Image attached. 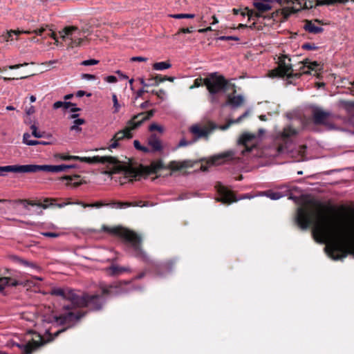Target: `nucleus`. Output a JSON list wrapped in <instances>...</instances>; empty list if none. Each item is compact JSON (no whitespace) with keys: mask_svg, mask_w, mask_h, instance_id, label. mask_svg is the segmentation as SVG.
Wrapping results in <instances>:
<instances>
[{"mask_svg":"<svg viewBox=\"0 0 354 354\" xmlns=\"http://www.w3.org/2000/svg\"><path fill=\"white\" fill-rule=\"evenodd\" d=\"M330 211L334 208L321 201L310 200L297 209L295 222L302 230L313 226L314 239L319 243L328 242L326 249L333 259L354 256V218L344 225L336 217L324 215Z\"/></svg>","mask_w":354,"mask_h":354,"instance_id":"obj_1","label":"nucleus"},{"mask_svg":"<svg viewBox=\"0 0 354 354\" xmlns=\"http://www.w3.org/2000/svg\"><path fill=\"white\" fill-rule=\"evenodd\" d=\"M192 167L190 160H184L183 162L172 160L169 162L167 166H165L161 160H154L151 162L148 166L140 165L138 167H133L132 165H122L118 160L117 165H115V168L111 174H116L123 171L127 177L139 179L143 176H148L150 174H157L162 169H169L173 171H180L182 169Z\"/></svg>","mask_w":354,"mask_h":354,"instance_id":"obj_2","label":"nucleus"},{"mask_svg":"<svg viewBox=\"0 0 354 354\" xmlns=\"http://www.w3.org/2000/svg\"><path fill=\"white\" fill-rule=\"evenodd\" d=\"M122 283L127 284L129 282H116L109 285L101 283V294L77 293L74 309L87 308L91 311L101 310L106 302L107 297L115 296L122 292Z\"/></svg>","mask_w":354,"mask_h":354,"instance_id":"obj_3","label":"nucleus"},{"mask_svg":"<svg viewBox=\"0 0 354 354\" xmlns=\"http://www.w3.org/2000/svg\"><path fill=\"white\" fill-rule=\"evenodd\" d=\"M86 315V313L77 311V313L71 311V310H66V313L60 314L59 316L55 317V320L59 325L69 324L68 327L63 328L58 330L54 333L46 331L48 338L44 340L43 337L39 334H35V337L32 338L27 344L23 346V354H31L40 346L44 345L47 342H50L55 339L59 334L65 332L68 328L71 327L73 323L75 321L80 320Z\"/></svg>","mask_w":354,"mask_h":354,"instance_id":"obj_4","label":"nucleus"},{"mask_svg":"<svg viewBox=\"0 0 354 354\" xmlns=\"http://www.w3.org/2000/svg\"><path fill=\"white\" fill-rule=\"evenodd\" d=\"M155 110L151 109L147 112H142L133 115L127 123V126L120 131L116 132L109 141L108 149L111 150L120 147V142L124 140H129L133 138L132 131L138 128L145 121L153 116Z\"/></svg>","mask_w":354,"mask_h":354,"instance_id":"obj_5","label":"nucleus"},{"mask_svg":"<svg viewBox=\"0 0 354 354\" xmlns=\"http://www.w3.org/2000/svg\"><path fill=\"white\" fill-rule=\"evenodd\" d=\"M103 230L122 238L125 242L131 245L137 257L142 258L145 261H148V257L141 247L142 238L138 234L122 227L103 226Z\"/></svg>","mask_w":354,"mask_h":354,"instance_id":"obj_6","label":"nucleus"},{"mask_svg":"<svg viewBox=\"0 0 354 354\" xmlns=\"http://www.w3.org/2000/svg\"><path fill=\"white\" fill-rule=\"evenodd\" d=\"M75 165H7L5 170H10L13 173L26 174V173H37L39 171L58 173L66 171L68 169L75 167Z\"/></svg>","mask_w":354,"mask_h":354,"instance_id":"obj_7","label":"nucleus"},{"mask_svg":"<svg viewBox=\"0 0 354 354\" xmlns=\"http://www.w3.org/2000/svg\"><path fill=\"white\" fill-rule=\"evenodd\" d=\"M57 200V198H46L44 200V203H41V202H35L33 201H30V200H28V199H18V200L15 201V202L17 203L24 204L25 208H27V205H31V206L40 207H42L43 209H47L50 206H56L59 208H62V207H64V206L69 205V204L80 205H82L84 208L88 207H102L104 205H114V204H113V203L114 201H112L111 203H110L109 204H105L102 202H96L94 203L88 204V203H85L80 201H77L75 203H71V202L68 201V202L63 203L54 204L53 202L56 201Z\"/></svg>","mask_w":354,"mask_h":354,"instance_id":"obj_8","label":"nucleus"},{"mask_svg":"<svg viewBox=\"0 0 354 354\" xmlns=\"http://www.w3.org/2000/svg\"><path fill=\"white\" fill-rule=\"evenodd\" d=\"M278 3L280 6L283 5V0H255L253 2V5L257 11L245 8V10L247 12L242 11L241 15L243 17L247 15L248 20L263 17V13L270 10L273 8V3Z\"/></svg>","mask_w":354,"mask_h":354,"instance_id":"obj_9","label":"nucleus"},{"mask_svg":"<svg viewBox=\"0 0 354 354\" xmlns=\"http://www.w3.org/2000/svg\"><path fill=\"white\" fill-rule=\"evenodd\" d=\"M204 83L212 94H216L221 91H228L230 87L232 88L233 93H236L235 85L228 82L223 76L212 75L205 79Z\"/></svg>","mask_w":354,"mask_h":354,"instance_id":"obj_10","label":"nucleus"},{"mask_svg":"<svg viewBox=\"0 0 354 354\" xmlns=\"http://www.w3.org/2000/svg\"><path fill=\"white\" fill-rule=\"evenodd\" d=\"M62 39L68 42V45L71 48L74 46H81L84 41L82 37H84L77 27L76 26H67L65 27L62 31L59 32Z\"/></svg>","mask_w":354,"mask_h":354,"instance_id":"obj_11","label":"nucleus"},{"mask_svg":"<svg viewBox=\"0 0 354 354\" xmlns=\"http://www.w3.org/2000/svg\"><path fill=\"white\" fill-rule=\"evenodd\" d=\"M71 160H79L82 162H86L88 164H97L101 163L106 165L107 167H110V173L113 171L115 165H117L118 159L113 156H95L93 157H80L77 156H71Z\"/></svg>","mask_w":354,"mask_h":354,"instance_id":"obj_12","label":"nucleus"},{"mask_svg":"<svg viewBox=\"0 0 354 354\" xmlns=\"http://www.w3.org/2000/svg\"><path fill=\"white\" fill-rule=\"evenodd\" d=\"M46 32V35L47 36H50L53 37L54 39L56 40V36L55 33L53 31L51 28L48 27V25L45 26H41L39 28L35 29L33 30H10V31H8L6 34H3L1 35V37H3L6 41H12L13 39L12 35H15L17 36L16 39H18V36L21 33L25 34H31L35 33L37 35L39 36H43L44 33Z\"/></svg>","mask_w":354,"mask_h":354,"instance_id":"obj_13","label":"nucleus"},{"mask_svg":"<svg viewBox=\"0 0 354 354\" xmlns=\"http://www.w3.org/2000/svg\"><path fill=\"white\" fill-rule=\"evenodd\" d=\"M301 74L300 71L295 72L293 68H274L269 71L268 76L272 78H281L292 84L294 80L299 79Z\"/></svg>","mask_w":354,"mask_h":354,"instance_id":"obj_14","label":"nucleus"},{"mask_svg":"<svg viewBox=\"0 0 354 354\" xmlns=\"http://www.w3.org/2000/svg\"><path fill=\"white\" fill-rule=\"evenodd\" d=\"M218 127L212 122H209L207 125L201 126L200 124H194L189 127V132L193 134V142H196L201 138L208 140L209 136L213 130Z\"/></svg>","mask_w":354,"mask_h":354,"instance_id":"obj_15","label":"nucleus"},{"mask_svg":"<svg viewBox=\"0 0 354 354\" xmlns=\"http://www.w3.org/2000/svg\"><path fill=\"white\" fill-rule=\"evenodd\" d=\"M50 295L62 297L63 299L71 302V304L64 305L63 306V309L64 310L74 309V306L77 296V292L75 290H72L69 288H55L51 290Z\"/></svg>","mask_w":354,"mask_h":354,"instance_id":"obj_16","label":"nucleus"},{"mask_svg":"<svg viewBox=\"0 0 354 354\" xmlns=\"http://www.w3.org/2000/svg\"><path fill=\"white\" fill-rule=\"evenodd\" d=\"M176 263L177 259L174 258L167 259L159 263H153L151 264V268L157 275L164 276L171 272L175 268Z\"/></svg>","mask_w":354,"mask_h":354,"instance_id":"obj_17","label":"nucleus"},{"mask_svg":"<svg viewBox=\"0 0 354 354\" xmlns=\"http://www.w3.org/2000/svg\"><path fill=\"white\" fill-rule=\"evenodd\" d=\"M215 188L219 195V198H217L218 201L226 205H230L234 202L238 201L239 199L236 198L234 194L221 183H216Z\"/></svg>","mask_w":354,"mask_h":354,"instance_id":"obj_18","label":"nucleus"},{"mask_svg":"<svg viewBox=\"0 0 354 354\" xmlns=\"http://www.w3.org/2000/svg\"><path fill=\"white\" fill-rule=\"evenodd\" d=\"M235 152L230 150L223 153L214 155L212 156L209 160L207 161L208 165H218L234 158Z\"/></svg>","mask_w":354,"mask_h":354,"instance_id":"obj_19","label":"nucleus"},{"mask_svg":"<svg viewBox=\"0 0 354 354\" xmlns=\"http://www.w3.org/2000/svg\"><path fill=\"white\" fill-rule=\"evenodd\" d=\"M329 116V112L324 111L319 108L316 107L313 110V122L316 124H324Z\"/></svg>","mask_w":354,"mask_h":354,"instance_id":"obj_20","label":"nucleus"},{"mask_svg":"<svg viewBox=\"0 0 354 354\" xmlns=\"http://www.w3.org/2000/svg\"><path fill=\"white\" fill-rule=\"evenodd\" d=\"M291 15V12L290 10V8H284L282 10H277L273 12L270 15L264 16V18H267L268 19H273L274 21H278L277 17H282L280 21H284L288 19V18Z\"/></svg>","mask_w":354,"mask_h":354,"instance_id":"obj_21","label":"nucleus"},{"mask_svg":"<svg viewBox=\"0 0 354 354\" xmlns=\"http://www.w3.org/2000/svg\"><path fill=\"white\" fill-rule=\"evenodd\" d=\"M165 80L173 81L174 77H167V76L162 77V75H156L155 77L149 78L146 82L144 79L140 80V83L142 84L144 87L156 86L160 82H164Z\"/></svg>","mask_w":354,"mask_h":354,"instance_id":"obj_22","label":"nucleus"},{"mask_svg":"<svg viewBox=\"0 0 354 354\" xmlns=\"http://www.w3.org/2000/svg\"><path fill=\"white\" fill-rule=\"evenodd\" d=\"M148 145L151 147V152L160 151L162 149V145L160 140L156 134H151L148 138Z\"/></svg>","mask_w":354,"mask_h":354,"instance_id":"obj_23","label":"nucleus"},{"mask_svg":"<svg viewBox=\"0 0 354 354\" xmlns=\"http://www.w3.org/2000/svg\"><path fill=\"white\" fill-rule=\"evenodd\" d=\"M255 138L256 136L254 134L244 133L240 136L239 139V143L241 145H243L245 147L246 151H251L252 147H250L248 144Z\"/></svg>","mask_w":354,"mask_h":354,"instance_id":"obj_24","label":"nucleus"},{"mask_svg":"<svg viewBox=\"0 0 354 354\" xmlns=\"http://www.w3.org/2000/svg\"><path fill=\"white\" fill-rule=\"evenodd\" d=\"M130 268L129 267L119 266L115 264H112L109 268H106V272L109 275L118 276L124 272H129Z\"/></svg>","mask_w":354,"mask_h":354,"instance_id":"obj_25","label":"nucleus"},{"mask_svg":"<svg viewBox=\"0 0 354 354\" xmlns=\"http://www.w3.org/2000/svg\"><path fill=\"white\" fill-rule=\"evenodd\" d=\"M20 283L11 277H0V292L3 293L6 286H17Z\"/></svg>","mask_w":354,"mask_h":354,"instance_id":"obj_26","label":"nucleus"},{"mask_svg":"<svg viewBox=\"0 0 354 354\" xmlns=\"http://www.w3.org/2000/svg\"><path fill=\"white\" fill-rule=\"evenodd\" d=\"M304 28L306 31L313 34H319L324 30L322 27L316 26L313 21L308 19L304 20Z\"/></svg>","mask_w":354,"mask_h":354,"instance_id":"obj_27","label":"nucleus"},{"mask_svg":"<svg viewBox=\"0 0 354 354\" xmlns=\"http://www.w3.org/2000/svg\"><path fill=\"white\" fill-rule=\"evenodd\" d=\"M79 178H80V176L77 174L66 175L62 177V180H68V183L66 184V186H73V187H77L83 183L82 180L76 181Z\"/></svg>","mask_w":354,"mask_h":354,"instance_id":"obj_28","label":"nucleus"},{"mask_svg":"<svg viewBox=\"0 0 354 354\" xmlns=\"http://www.w3.org/2000/svg\"><path fill=\"white\" fill-rule=\"evenodd\" d=\"M244 102V98L242 95H230L227 96V103L233 107L241 106Z\"/></svg>","mask_w":354,"mask_h":354,"instance_id":"obj_29","label":"nucleus"},{"mask_svg":"<svg viewBox=\"0 0 354 354\" xmlns=\"http://www.w3.org/2000/svg\"><path fill=\"white\" fill-rule=\"evenodd\" d=\"M307 0H284L283 1V4H293V5H298L299 7L298 8H296L295 7H292L290 8V10L292 13H296L301 10V9H304V6L305 5V1Z\"/></svg>","mask_w":354,"mask_h":354,"instance_id":"obj_30","label":"nucleus"},{"mask_svg":"<svg viewBox=\"0 0 354 354\" xmlns=\"http://www.w3.org/2000/svg\"><path fill=\"white\" fill-rule=\"evenodd\" d=\"M148 60V58L147 57H132L131 58H129L128 59V61L125 62H120V61L119 60L118 62H113V63H109V65H114V64H118V65H124V64H136V63H140V62H147Z\"/></svg>","mask_w":354,"mask_h":354,"instance_id":"obj_31","label":"nucleus"},{"mask_svg":"<svg viewBox=\"0 0 354 354\" xmlns=\"http://www.w3.org/2000/svg\"><path fill=\"white\" fill-rule=\"evenodd\" d=\"M113 204H117V207H119V208H124V207H136V206L142 207V206L145 205L142 204V201H138V202H121V201H118V202H113Z\"/></svg>","mask_w":354,"mask_h":354,"instance_id":"obj_32","label":"nucleus"},{"mask_svg":"<svg viewBox=\"0 0 354 354\" xmlns=\"http://www.w3.org/2000/svg\"><path fill=\"white\" fill-rule=\"evenodd\" d=\"M116 73L118 75V77L115 75H109L104 77V80L109 83H115L118 82V80H126L128 78V77L122 73L120 71H116Z\"/></svg>","mask_w":354,"mask_h":354,"instance_id":"obj_33","label":"nucleus"},{"mask_svg":"<svg viewBox=\"0 0 354 354\" xmlns=\"http://www.w3.org/2000/svg\"><path fill=\"white\" fill-rule=\"evenodd\" d=\"M342 106L346 109L347 113L354 118V101L344 100L341 102Z\"/></svg>","mask_w":354,"mask_h":354,"instance_id":"obj_34","label":"nucleus"},{"mask_svg":"<svg viewBox=\"0 0 354 354\" xmlns=\"http://www.w3.org/2000/svg\"><path fill=\"white\" fill-rule=\"evenodd\" d=\"M248 114H249L248 111H245L241 116H239L237 119H236L234 120H231L227 124L223 125V126H220L218 128L221 130H226L230 127L231 124L241 122L245 118H246L248 115Z\"/></svg>","mask_w":354,"mask_h":354,"instance_id":"obj_35","label":"nucleus"},{"mask_svg":"<svg viewBox=\"0 0 354 354\" xmlns=\"http://www.w3.org/2000/svg\"><path fill=\"white\" fill-rule=\"evenodd\" d=\"M297 133V131L291 127H285L282 131L281 136L284 139L289 138Z\"/></svg>","mask_w":354,"mask_h":354,"instance_id":"obj_36","label":"nucleus"},{"mask_svg":"<svg viewBox=\"0 0 354 354\" xmlns=\"http://www.w3.org/2000/svg\"><path fill=\"white\" fill-rule=\"evenodd\" d=\"M31 136L28 133H25L23 136V141L25 144L30 146L37 145L39 140H30Z\"/></svg>","mask_w":354,"mask_h":354,"instance_id":"obj_37","label":"nucleus"},{"mask_svg":"<svg viewBox=\"0 0 354 354\" xmlns=\"http://www.w3.org/2000/svg\"><path fill=\"white\" fill-rule=\"evenodd\" d=\"M100 64V61L98 59H94V58H90L88 59L82 60L79 63H77V64H80L82 66H91V65H95Z\"/></svg>","mask_w":354,"mask_h":354,"instance_id":"obj_38","label":"nucleus"},{"mask_svg":"<svg viewBox=\"0 0 354 354\" xmlns=\"http://www.w3.org/2000/svg\"><path fill=\"white\" fill-rule=\"evenodd\" d=\"M278 66H292L291 59L286 55L281 57Z\"/></svg>","mask_w":354,"mask_h":354,"instance_id":"obj_39","label":"nucleus"},{"mask_svg":"<svg viewBox=\"0 0 354 354\" xmlns=\"http://www.w3.org/2000/svg\"><path fill=\"white\" fill-rule=\"evenodd\" d=\"M266 196L272 200H278L282 197V194L280 192H272L270 190L266 192Z\"/></svg>","mask_w":354,"mask_h":354,"instance_id":"obj_40","label":"nucleus"},{"mask_svg":"<svg viewBox=\"0 0 354 354\" xmlns=\"http://www.w3.org/2000/svg\"><path fill=\"white\" fill-rule=\"evenodd\" d=\"M12 259L15 262H16L20 265L24 266H32V267L35 266L33 263H30L24 259H22L20 257H17V256L12 257Z\"/></svg>","mask_w":354,"mask_h":354,"instance_id":"obj_41","label":"nucleus"},{"mask_svg":"<svg viewBox=\"0 0 354 354\" xmlns=\"http://www.w3.org/2000/svg\"><path fill=\"white\" fill-rule=\"evenodd\" d=\"M30 129L32 130V135L35 138H43L44 136L45 132L39 131L35 124L32 125Z\"/></svg>","mask_w":354,"mask_h":354,"instance_id":"obj_42","label":"nucleus"},{"mask_svg":"<svg viewBox=\"0 0 354 354\" xmlns=\"http://www.w3.org/2000/svg\"><path fill=\"white\" fill-rule=\"evenodd\" d=\"M169 16L174 19H193L195 17L194 14H174Z\"/></svg>","mask_w":354,"mask_h":354,"instance_id":"obj_43","label":"nucleus"},{"mask_svg":"<svg viewBox=\"0 0 354 354\" xmlns=\"http://www.w3.org/2000/svg\"><path fill=\"white\" fill-rule=\"evenodd\" d=\"M112 100H113V107L115 109L114 112L117 113L119 111L120 105L118 103L117 95L114 93L112 95Z\"/></svg>","mask_w":354,"mask_h":354,"instance_id":"obj_44","label":"nucleus"},{"mask_svg":"<svg viewBox=\"0 0 354 354\" xmlns=\"http://www.w3.org/2000/svg\"><path fill=\"white\" fill-rule=\"evenodd\" d=\"M149 65L151 66H171V64L169 61L151 63Z\"/></svg>","mask_w":354,"mask_h":354,"instance_id":"obj_45","label":"nucleus"},{"mask_svg":"<svg viewBox=\"0 0 354 354\" xmlns=\"http://www.w3.org/2000/svg\"><path fill=\"white\" fill-rule=\"evenodd\" d=\"M91 26L88 24L82 27L80 30L82 31L84 37H86L85 35H88L92 32V30H91Z\"/></svg>","mask_w":354,"mask_h":354,"instance_id":"obj_46","label":"nucleus"},{"mask_svg":"<svg viewBox=\"0 0 354 354\" xmlns=\"http://www.w3.org/2000/svg\"><path fill=\"white\" fill-rule=\"evenodd\" d=\"M194 31V27L190 28H180L176 34H175V36L180 34V33H191Z\"/></svg>","mask_w":354,"mask_h":354,"instance_id":"obj_47","label":"nucleus"},{"mask_svg":"<svg viewBox=\"0 0 354 354\" xmlns=\"http://www.w3.org/2000/svg\"><path fill=\"white\" fill-rule=\"evenodd\" d=\"M194 142L192 141H187L185 138H183L180 140L178 147H186L187 145L193 144Z\"/></svg>","mask_w":354,"mask_h":354,"instance_id":"obj_48","label":"nucleus"},{"mask_svg":"<svg viewBox=\"0 0 354 354\" xmlns=\"http://www.w3.org/2000/svg\"><path fill=\"white\" fill-rule=\"evenodd\" d=\"M41 234L44 236L49 237V238H57L60 235L59 233L51 232H42Z\"/></svg>","mask_w":354,"mask_h":354,"instance_id":"obj_49","label":"nucleus"},{"mask_svg":"<svg viewBox=\"0 0 354 354\" xmlns=\"http://www.w3.org/2000/svg\"><path fill=\"white\" fill-rule=\"evenodd\" d=\"M302 48L306 50H315L317 47L314 44L306 43L303 44Z\"/></svg>","mask_w":354,"mask_h":354,"instance_id":"obj_50","label":"nucleus"},{"mask_svg":"<svg viewBox=\"0 0 354 354\" xmlns=\"http://www.w3.org/2000/svg\"><path fill=\"white\" fill-rule=\"evenodd\" d=\"M218 39L220 40H234V41H239V39L237 37L235 36H221L218 37Z\"/></svg>","mask_w":354,"mask_h":354,"instance_id":"obj_51","label":"nucleus"},{"mask_svg":"<svg viewBox=\"0 0 354 354\" xmlns=\"http://www.w3.org/2000/svg\"><path fill=\"white\" fill-rule=\"evenodd\" d=\"M149 129L151 131H161L162 130V127L156 123H153V124H150Z\"/></svg>","mask_w":354,"mask_h":354,"instance_id":"obj_52","label":"nucleus"},{"mask_svg":"<svg viewBox=\"0 0 354 354\" xmlns=\"http://www.w3.org/2000/svg\"><path fill=\"white\" fill-rule=\"evenodd\" d=\"M34 74H29V75H23V76H15V77H4L3 78L5 80H19V79H24V78H27L30 76H32Z\"/></svg>","mask_w":354,"mask_h":354,"instance_id":"obj_53","label":"nucleus"},{"mask_svg":"<svg viewBox=\"0 0 354 354\" xmlns=\"http://www.w3.org/2000/svg\"><path fill=\"white\" fill-rule=\"evenodd\" d=\"M315 6L313 1L307 0L305 1V5L304 6V9H311Z\"/></svg>","mask_w":354,"mask_h":354,"instance_id":"obj_54","label":"nucleus"},{"mask_svg":"<svg viewBox=\"0 0 354 354\" xmlns=\"http://www.w3.org/2000/svg\"><path fill=\"white\" fill-rule=\"evenodd\" d=\"M7 166L1 167L0 166V176H4L6 172H12L10 170H5Z\"/></svg>","mask_w":354,"mask_h":354,"instance_id":"obj_55","label":"nucleus"},{"mask_svg":"<svg viewBox=\"0 0 354 354\" xmlns=\"http://www.w3.org/2000/svg\"><path fill=\"white\" fill-rule=\"evenodd\" d=\"M63 105H64L63 102H62V101H57V102H55V103L53 104V109H59V108L62 107V106H63Z\"/></svg>","mask_w":354,"mask_h":354,"instance_id":"obj_56","label":"nucleus"},{"mask_svg":"<svg viewBox=\"0 0 354 354\" xmlns=\"http://www.w3.org/2000/svg\"><path fill=\"white\" fill-rule=\"evenodd\" d=\"M84 123H85V120L84 119H81V118L76 119L73 122V124L77 125V126H80V125L83 124Z\"/></svg>","mask_w":354,"mask_h":354,"instance_id":"obj_57","label":"nucleus"},{"mask_svg":"<svg viewBox=\"0 0 354 354\" xmlns=\"http://www.w3.org/2000/svg\"><path fill=\"white\" fill-rule=\"evenodd\" d=\"M63 104H64V105L62 106V107H63L64 109H68L69 107L73 106H74V105H75L73 103L70 102H63Z\"/></svg>","mask_w":354,"mask_h":354,"instance_id":"obj_58","label":"nucleus"},{"mask_svg":"<svg viewBox=\"0 0 354 354\" xmlns=\"http://www.w3.org/2000/svg\"><path fill=\"white\" fill-rule=\"evenodd\" d=\"M165 92L162 89H160L156 92V95H157L159 98H162L163 95H165Z\"/></svg>","mask_w":354,"mask_h":354,"instance_id":"obj_59","label":"nucleus"},{"mask_svg":"<svg viewBox=\"0 0 354 354\" xmlns=\"http://www.w3.org/2000/svg\"><path fill=\"white\" fill-rule=\"evenodd\" d=\"M82 78L87 79L88 80H94L95 77L91 74H82Z\"/></svg>","mask_w":354,"mask_h":354,"instance_id":"obj_60","label":"nucleus"},{"mask_svg":"<svg viewBox=\"0 0 354 354\" xmlns=\"http://www.w3.org/2000/svg\"><path fill=\"white\" fill-rule=\"evenodd\" d=\"M133 145H134V147H135L137 150H139V151H140V149L142 148V146L141 145L140 142L138 140H134V141H133Z\"/></svg>","mask_w":354,"mask_h":354,"instance_id":"obj_61","label":"nucleus"},{"mask_svg":"<svg viewBox=\"0 0 354 354\" xmlns=\"http://www.w3.org/2000/svg\"><path fill=\"white\" fill-rule=\"evenodd\" d=\"M57 156L63 160H71V156H67V155H64V154H59Z\"/></svg>","mask_w":354,"mask_h":354,"instance_id":"obj_62","label":"nucleus"},{"mask_svg":"<svg viewBox=\"0 0 354 354\" xmlns=\"http://www.w3.org/2000/svg\"><path fill=\"white\" fill-rule=\"evenodd\" d=\"M70 130L71 131H75L80 132V131H82V129L79 126H77V125L73 124V125H72L71 127Z\"/></svg>","mask_w":354,"mask_h":354,"instance_id":"obj_63","label":"nucleus"},{"mask_svg":"<svg viewBox=\"0 0 354 354\" xmlns=\"http://www.w3.org/2000/svg\"><path fill=\"white\" fill-rule=\"evenodd\" d=\"M149 105H150V102L149 100H146L145 102H142L140 104V108L142 109H145L147 107H148Z\"/></svg>","mask_w":354,"mask_h":354,"instance_id":"obj_64","label":"nucleus"}]
</instances>
